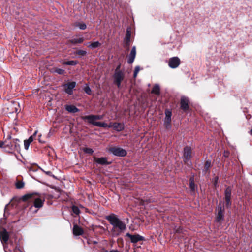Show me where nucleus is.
Masks as SVG:
<instances>
[{
    "instance_id": "nucleus-44",
    "label": "nucleus",
    "mask_w": 252,
    "mask_h": 252,
    "mask_svg": "<svg viewBox=\"0 0 252 252\" xmlns=\"http://www.w3.org/2000/svg\"><path fill=\"white\" fill-rule=\"evenodd\" d=\"M37 132H38V131H37V130H36V131L34 132V133H33V135H32V136H33V137L34 136H35L36 135V134H37Z\"/></svg>"
},
{
    "instance_id": "nucleus-38",
    "label": "nucleus",
    "mask_w": 252,
    "mask_h": 252,
    "mask_svg": "<svg viewBox=\"0 0 252 252\" xmlns=\"http://www.w3.org/2000/svg\"><path fill=\"white\" fill-rule=\"evenodd\" d=\"M30 143H32L33 141V136H31L28 139H27Z\"/></svg>"
},
{
    "instance_id": "nucleus-31",
    "label": "nucleus",
    "mask_w": 252,
    "mask_h": 252,
    "mask_svg": "<svg viewBox=\"0 0 252 252\" xmlns=\"http://www.w3.org/2000/svg\"><path fill=\"white\" fill-rule=\"evenodd\" d=\"M190 188L192 190H195V184L193 182V179L190 178Z\"/></svg>"
},
{
    "instance_id": "nucleus-35",
    "label": "nucleus",
    "mask_w": 252,
    "mask_h": 252,
    "mask_svg": "<svg viewBox=\"0 0 252 252\" xmlns=\"http://www.w3.org/2000/svg\"><path fill=\"white\" fill-rule=\"evenodd\" d=\"M31 143H30L27 140H24V148L26 150L29 149V146Z\"/></svg>"
},
{
    "instance_id": "nucleus-39",
    "label": "nucleus",
    "mask_w": 252,
    "mask_h": 252,
    "mask_svg": "<svg viewBox=\"0 0 252 252\" xmlns=\"http://www.w3.org/2000/svg\"><path fill=\"white\" fill-rule=\"evenodd\" d=\"M139 70H140V67L139 66H136L135 68L134 72L138 74V73L139 72Z\"/></svg>"
},
{
    "instance_id": "nucleus-16",
    "label": "nucleus",
    "mask_w": 252,
    "mask_h": 252,
    "mask_svg": "<svg viewBox=\"0 0 252 252\" xmlns=\"http://www.w3.org/2000/svg\"><path fill=\"white\" fill-rule=\"evenodd\" d=\"M65 108L69 113H75L79 111V110L73 105H66Z\"/></svg>"
},
{
    "instance_id": "nucleus-3",
    "label": "nucleus",
    "mask_w": 252,
    "mask_h": 252,
    "mask_svg": "<svg viewBox=\"0 0 252 252\" xmlns=\"http://www.w3.org/2000/svg\"><path fill=\"white\" fill-rule=\"evenodd\" d=\"M114 83L116 84L117 87L120 88L121 87V82L124 78V72L120 69V66H118L115 69V73L113 75Z\"/></svg>"
},
{
    "instance_id": "nucleus-47",
    "label": "nucleus",
    "mask_w": 252,
    "mask_h": 252,
    "mask_svg": "<svg viewBox=\"0 0 252 252\" xmlns=\"http://www.w3.org/2000/svg\"><path fill=\"white\" fill-rule=\"evenodd\" d=\"M224 155L226 157L228 156V153H225Z\"/></svg>"
},
{
    "instance_id": "nucleus-49",
    "label": "nucleus",
    "mask_w": 252,
    "mask_h": 252,
    "mask_svg": "<svg viewBox=\"0 0 252 252\" xmlns=\"http://www.w3.org/2000/svg\"><path fill=\"white\" fill-rule=\"evenodd\" d=\"M176 231L177 232H180V230H176Z\"/></svg>"
},
{
    "instance_id": "nucleus-28",
    "label": "nucleus",
    "mask_w": 252,
    "mask_h": 252,
    "mask_svg": "<svg viewBox=\"0 0 252 252\" xmlns=\"http://www.w3.org/2000/svg\"><path fill=\"white\" fill-rule=\"evenodd\" d=\"M24 186V183L22 181H18L16 183V187L17 189H22Z\"/></svg>"
},
{
    "instance_id": "nucleus-30",
    "label": "nucleus",
    "mask_w": 252,
    "mask_h": 252,
    "mask_svg": "<svg viewBox=\"0 0 252 252\" xmlns=\"http://www.w3.org/2000/svg\"><path fill=\"white\" fill-rule=\"evenodd\" d=\"M72 210L73 212L76 215H78L80 213V210L78 207L75 206H73L72 207Z\"/></svg>"
},
{
    "instance_id": "nucleus-23",
    "label": "nucleus",
    "mask_w": 252,
    "mask_h": 252,
    "mask_svg": "<svg viewBox=\"0 0 252 252\" xmlns=\"http://www.w3.org/2000/svg\"><path fill=\"white\" fill-rule=\"evenodd\" d=\"M160 92V88L159 86L158 85H155L152 90V93L153 94H159Z\"/></svg>"
},
{
    "instance_id": "nucleus-19",
    "label": "nucleus",
    "mask_w": 252,
    "mask_h": 252,
    "mask_svg": "<svg viewBox=\"0 0 252 252\" xmlns=\"http://www.w3.org/2000/svg\"><path fill=\"white\" fill-rule=\"evenodd\" d=\"M130 37H131L130 30L129 29H127L126 30V38H125V41H126V44L128 46L130 44Z\"/></svg>"
},
{
    "instance_id": "nucleus-4",
    "label": "nucleus",
    "mask_w": 252,
    "mask_h": 252,
    "mask_svg": "<svg viewBox=\"0 0 252 252\" xmlns=\"http://www.w3.org/2000/svg\"><path fill=\"white\" fill-rule=\"evenodd\" d=\"M109 151L113 155L117 156L124 157L126 155V151L122 148L113 147L109 149Z\"/></svg>"
},
{
    "instance_id": "nucleus-10",
    "label": "nucleus",
    "mask_w": 252,
    "mask_h": 252,
    "mask_svg": "<svg viewBox=\"0 0 252 252\" xmlns=\"http://www.w3.org/2000/svg\"><path fill=\"white\" fill-rule=\"evenodd\" d=\"M231 189L229 187H228L226 189L225 191V200L226 201V205L227 207H229L231 205Z\"/></svg>"
},
{
    "instance_id": "nucleus-17",
    "label": "nucleus",
    "mask_w": 252,
    "mask_h": 252,
    "mask_svg": "<svg viewBox=\"0 0 252 252\" xmlns=\"http://www.w3.org/2000/svg\"><path fill=\"white\" fill-rule=\"evenodd\" d=\"M73 233L74 235L79 236L83 234V230L77 225H74L73 228Z\"/></svg>"
},
{
    "instance_id": "nucleus-6",
    "label": "nucleus",
    "mask_w": 252,
    "mask_h": 252,
    "mask_svg": "<svg viewBox=\"0 0 252 252\" xmlns=\"http://www.w3.org/2000/svg\"><path fill=\"white\" fill-rule=\"evenodd\" d=\"M180 64V60L177 57H172L169 60L168 65L171 68H176L178 67Z\"/></svg>"
},
{
    "instance_id": "nucleus-45",
    "label": "nucleus",
    "mask_w": 252,
    "mask_h": 252,
    "mask_svg": "<svg viewBox=\"0 0 252 252\" xmlns=\"http://www.w3.org/2000/svg\"><path fill=\"white\" fill-rule=\"evenodd\" d=\"M137 73L134 72V74H133L134 78H136L137 77Z\"/></svg>"
},
{
    "instance_id": "nucleus-22",
    "label": "nucleus",
    "mask_w": 252,
    "mask_h": 252,
    "mask_svg": "<svg viewBox=\"0 0 252 252\" xmlns=\"http://www.w3.org/2000/svg\"><path fill=\"white\" fill-rule=\"evenodd\" d=\"M84 39L82 37H76L72 39L71 40V43L73 44L81 43L84 41Z\"/></svg>"
},
{
    "instance_id": "nucleus-37",
    "label": "nucleus",
    "mask_w": 252,
    "mask_h": 252,
    "mask_svg": "<svg viewBox=\"0 0 252 252\" xmlns=\"http://www.w3.org/2000/svg\"><path fill=\"white\" fill-rule=\"evenodd\" d=\"M94 118L96 120H101L103 118V115H94Z\"/></svg>"
},
{
    "instance_id": "nucleus-7",
    "label": "nucleus",
    "mask_w": 252,
    "mask_h": 252,
    "mask_svg": "<svg viewBox=\"0 0 252 252\" xmlns=\"http://www.w3.org/2000/svg\"><path fill=\"white\" fill-rule=\"evenodd\" d=\"M191 148L189 147H186L184 148L183 157L184 161L187 163L189 164V160L191 158Z\"/></svg>"
},
{
    "instance_id": "nucleus-40",
    "label": "nucleus",
    "mask_w": 252,
    "mask_h": 252,
    "mask_svg": "<svg viewBox=\"0 0 252 252\" xmlns=\"http://www.w3.org/2000/svg\"><path fill=\"white\" fill-rule=\"evenodd\" d=\"M103 252H119L118 250H111L110 251H105Z\"/></svg>"
},
{
    "instance_id": "nucleus-15",
    "label": "nucleus",
    "mask_w": 252,
    "mask_h": 252,
    "mask_svg": "<svg viewBox=\"0 0 252 252\" xmlns=\"http://www.w3.org/2000/svg\"><path fill=\"white\" fill-rule=\"evenodd\" d=\"M110 125L112 126V127H113V128L117 131H121L124 128V125L122 123H111Z\"/></svg>"
},
{
    "instance_id": "nucleus-41",
    "label": "nucleus",
    "mask_w": 252,
    "mask_h": 252,
    "mask_svg": "<svg viewBox=\"0 0 252 252\" xmlns=\"http://www.w3.org/2000/svg\"><path fill=\"white\" fill-rule=\"evenodd\" d=\"M214 179H215L214 185L216 186V185H217V181L218 180V177H215Z\"/></svg>"
},
{
    "instance_id": "nucleus-24",
    "label": "nucleus",
    "mask_w": 252,
    "mask_h": 252,
    "mask_svg": "<svg viewBox=\"0 0 252 252\" xmlns=\"http://www.w3.org/2000/svg\"><path fill=\"white\" fill-rule=\"evenodd\" d=\"M63 64L68 65H75L77 64V62L75 61H69L67 62H65L63 63Z\"/></svg>"
},
{
    "instance_id": "nucleus-12",
    "label": "nucleus",
    "mask_w": 252,
    "mask_h": 252,
    "mask_svg": "<svg viewBox=\"0 0 252 252\" xmlns=\"http://www.w3.org/2000/svg\"><path fill=\"white\" fill-rule=\"evenodd\" d=\"M136 56V47L135 46H133L130 51V53L128 56V58L127 60V63L129 64H131L135 58Z\"/></svg>"
},
{
    "instance_id": "nucleus-2",
    "label": "nucleus",
    "mask_w": 252,
    "mask_h": 252,
    "mask_svg": "<svg viewBox=\"0 0 252 252\" xmlns=\"http://www.w3.org/2000/svg\"><path fill=\"white\" fill-rule=\"evenodd\" d=\"M30 199H34V206L37 208H41L44 204V200L41 199L37 193H28L23 195L21 199L26 201Z\"/></svg>"
},
{
    "instance_id": "nucleus-20",
    "label": "nucleus",
    "mask_w": 252,
    "mask_h": 252,
    "mask_svg": "<svg viewBox=\"0 0 252 252\" xmlns=\"http://www.w3.org/2000/svg\"><path fill=\"white\" fill-rule=\"evenodd\" d=\"M94 161L96 163L101 164V165H104V164H106L107 163V161L106 158H103V157L100 158H95Z\"/></svg>"
},
{
    "instance_id": "nucleus-1",
    "label": "nucleus",
    "mask_w": 252,
    "mask_h": 252,
    "mask_svg": "<svg viewBox=\"0 0 252 252\" xmlns=\"http://www.w3.org/2000/svg\"><path fill=\"white\" fill-rule=\"evenodd\" d=\"M106 219L113 226L111 230L113 236H118L126 229V224L116 215L111 214L107 216Z\"/></svg>"
},
{
    "instance_id": "nucleus-5",
    "label": "nucleus",
    "mask_w": 252,
    "mask_h": 252,
    "mask_svg": "<svg viewBox=\"0 0 252 252\" xmlns=\"http://www.w3.org/2000/svg\"><path fill=\"white\" fill-rule=\"evenodd\" d=\"M76 86V82H70L67 84L63 85L65 92L68 94H73V90Z\"/></svg>"
},
{
    "instance_id": "nucleus-18",
    "label": "nucleus",
    "mask_w": 252,
    "mask_h": 252,
    "mask_svg": "<svg viewBox=\"0 0 252 252\" xmlns=\"http://www.w3.org/2000/svg\"><path fill=\"white\" fill-rule=\"evenodd\" d=\"M88 47L92 49H95L101 46V43L99 41H95L93 42H88L86 44Z\"/></svg>"
},
{
    "instance_id": "nucleus-8",
    "label": "nucleus",
    "mask_w": 252,
    "mask_h": 252,
    "mask_svg": "<svg viewBox=\"0 0 252 252\" xmlns=\"http://www.w3.org/2000/svg\"><path fill=\"white\" fill-rule=\"evenodd\" d=\"M217 209L218 213L217 215V220L218 221H220L223 220L224 215L223 213L224 210V207L221 205V203H219Z\"/></svg>"
},
{
    "instance_id": "nucleus-36",
    "label": "nucleus",
    "mask_w": 252,
    "mask_h": 252,
    "mask_svg": "<svg viewBox=\"0 0 252 252\" xmlns=\"http://www.w3.org/2000/svg\"><path fill=\"white\" fill-rule=\"evenodd\" d=\"M84 152L89 154H92L94 152V151L91 148H86L84 149Z\"/></svg>"
},
{
    "instance_id": "nucleus-33",
    "label": "nucleus",
    "mask_w": 252,
    "mask_h": 252,
    "mask_svg": "<svg viewBox=\"0 0 252 252\" xmlns=\"http://www.w3.org/2000/svg\"><path fill=\"white\" fill-rule=\"evenodd\" d=\"M76 54L79 55L84 56L87 54V52L84 50H78L76 51Z\"/></svg>"
},
{
    "instance_id": "nucleus-34",
    "label": "nucleus",
    "mask_w": 252,
    "mask_h": 252,
    "mask_svg": "<svg viewBox=\"0 0 252 252\" xmlns=\"http://www.w3.org/2000/svg\"><path fill=\"white\" fill-rule=\"evenodd\" d=\"M85 93L88 94H91L92 93V90L89 86H87L84 88Z\"/></svg>"
},
{
    "instance_id": "nucleus-25",
    "label": "nucleus",
    "mask_w": 252,
    "mask_h": 252,
    "mask_svg": "<svg viewBox=\"0 0 252 252\" xmlns=\"http://www.w3.org/2000/svg\"><path fill=\"white\" fill-rule=\"evenodd\" d=\"M171 120H169L168 119H164V126L167 129H169L171 127Z\"/></svg>"
},
{
    "instance_id": "nucleus-26",
    "label": "nucleus",
    "mask_w": 252,
    "mask_h": 252,
    "mask_svg": "<svg viewBox=\"0 0 252 252\" xmlns=\"http://www.w3.org/2000/svg\"><path fill=\"white\" fill-rule=\"evenodd\" d=\"M211 166V162L210 161H207L205 163L204 172L206 173L209 170V168Z\"/></svg>"
},
{
    "instance_id": "nucleus-21",
    "label": "nucleus",
    "mask_w": 252,
    "mask_h": 252,
    "mask_svg": "<svg viewBox=\"0 0 252 252\" xmlns=\"http://www.w3.org/2000/svg\"><path fill=\"white\" fill-rule=\"evenodd\" d=\"M95 126H97L100 127H112V126L110 125V123L108 125L107 124L104 122H97L95 124Z\"/></svg>"
},
{
    "instance_id": "nucleus-29",
    "label": "nucleus",
    "mask_w": 252,
    "mask_h": 252,
    "mask_svg": "<svg viewBox=\"0 0 252 252\" xmlns=\"http://www.w3.org/2000/svg\"><path fill=\"white\" fill-rule=\"evenodd\" d=\"M171 115H172V113L170 111L166 110L165 111V117L164 119L167 120V119H168L169 120H171Z\"/></svg>"
},
{
    "instance_id": "nucleus-46",
    "label": "nucleus",
    "mask_w": 252,
    "mask_h": 252,
    "mask_svg": "<svg viewBox=\"0 0 252 252\" xmlns=\"http://www.w3.org/2000/svg\"><path fill=\"white\" fill-rule=\"evenodd\" d=\"M140 204H141V205H144V203H143L142 200L141 201Z\"/></svg>"
},
{
    "instance_id": "nucleus-13",
    "label": "nucleus",
    "mask_w": 252,
    "mask_h": 252,
    "mask_svg": "<svg viewBox=\"0 0 252 252\" xmlns=\"http://www.w3.org/2000/svg\"><path fill=\"white\" fill-rule=\"evenodd\" d=\"M81 118L83 120H87L89 123L91 124L94 126H95V123H97V122L95 121L96 120L94 118V115L82 116Z\"/></svg>"
},
{
    "instance_id": "nucleus-32",
    "label": "nucleus",
    "mask_w": 252,
    "mask_h": 252,
    "mask_svg": "<svg viewBox=\"0 0 252 252\" xmlns=\"http://www.w3.org/2000/svg\"><path fill=\"white\" fill-rule=\"evenodd\" d=\"M77 26L81 30H84L86 28V25L83 23H78Z\"/></svg>"
},
{
    "instance_id": "nucleus-43",
    "label": "nucleus",
    "mask_w": 252,
    "mask_h": 252,
    "mask_svg": "<svg viewBox=\"0 0 252 252\" xmlns=\"http://www.w3.org/2000/svg\"><path fill=\"white\" fill-rule=\"evenodd\" d=\"M4 144V142L0 141V147H2Z\"/></svg>"
},
{
    "instance_id": "nucleus-48",
    "label": "nucleus",
    "mask_w": 252,
    "mask_h": 252,
    "mask_svg": "<svg viewBox=\"0 0 252 252\" xmlns=\"http://www.w3.org/2000/svg\"><path fill=\"white\" fill-rule=\"evenodd\" d=\"M41 136V135H39V142H40V138Z\"/></svg>"
},
{
    "instance_id": "nucleus-14",
    "label": "nucleus",
    "mask_w": 252,
    "mask_h": 252,
    "mask_svg": "<svg viewBox=\"0 0 252 252\" xmlns=\"http://www.w3.org/2000/svg\"><path fill=\"white\" fill-rule=\"evenodd\" d=\"M0 238L2 242L6 243L9 239V235L5 229L0 231Z\"/></svg>"
},
{
    "instance_id": "nucleus-11",
    "label": "nucleus",
    "mask_w": 252,
    "mask_h": 252,
    "mask_svg": "<svg viewBox=\"0 0 252 252\" xmlns=\"http://www.w3.org/2000/svg\"><path fill=\"white\" fill-rule=\"evenodd\" d=\"M189 99L185 96H183L181 98V107L184 111H186L189 109Z\"/></svg>"
},
{
    "instance_id": "nucleus-42",
    "label": "nucleus",
    "mask_w": 252,
    "mask_h": 252,
    "mask_svg": "<svg viewBox=\"0 0 252 252\" xmlns=\"http://www.w3.org/2000/svg\"><path fill=\"white\" fill-rule=\"evenodd\" d=\"M45 172V173H46V174H47V175H51L52 173H51V171H46V172Z\"/></svg>"
},
{
    "instance_id": "nucleus-27",
    "label": "nucleus",
    "mask_w": 252,
    "mask_h": 252,
    "mask_svg": "<svg viewBox=\"0 0 252 252\" xmlns=\"http://www.w3.org/2000/svg\"><path fill=\"white\" fill-rule=\"evenodd\" d=\"M54 72L57 73L58 74H63L65 72L64 70L61 68H56L54 69Z\"/></svg>"
},
{
    "instance_id": "nucleus-9",
    "label": "nucleus",
    "mask_w": 252,
    "mask_h": 252,
    "mask_svg": "<svg viewBox=\"0 0 252 252\" xmlns=\"http://www.w3.org/2000/svg\"><path fill=\"white\" fill-rule=\"evenodd\" d=\"M126 236L129 237L131 243H136L138 241H142L144 239V237L139 234L131 235L129 233L126 234Z\"/></svg>"
}]
</instances>
